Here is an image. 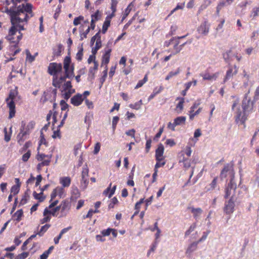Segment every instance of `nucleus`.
Wrapping results in <instances>:
<instances>
[{
  "instance_id": "1",
  "label": "nucleus",
  "mask_w": 259,
  "mask_h": 259,
  "mask_svg": "<svg viewBox=\"0 0 259 259\" xmlns=\"http://www.w3.org/2000/svg\"><path fill=\"white\" fill-rule=\"evenodd\" d=\"M32 5L28 4L26 6L22 5L17 9L9 10V15L11 17L12 26L11 27L7 39L14 45L11 47V54L15 55L20 52L17 45L22 39L21 30H24V26L21 24L23 22H27L28 20L33 17Z\"/></svg>"
},
{
  "instance_id": "2",
  "label": "nucleus",
  "mask_w": 259,
  "mask_h": 259,
  "mask_svg": "<svg viewBox=\"0 0 259 259\" xmlns=\"http://www.w3.org/2000/svg\"><path fill=\"white\" fill-rule=\"evenodd\" d=\"M73 69V66H49L48 72L53 76V86L58 88L62 87L61 91L74 90L70 81H65L67 78L74 76Z\"/></svg>"
},
{
  "instance_id": "3",
  "label": "nucleus",
  "mask_w": 259,
  "mask_h": 259,
  "mask_svg": "<svg viewBox=\"0 0 259 259\" xmlns=\"http://www.w3.org/2000/svg\"><path fill=\"white\" fill-rule=\"evenodd\" d=\"M250 93V90L245 94L244 97L242 101V107L243 109V112H242L240 109L237 107L235 110V108L238 106L239 100L236 99L232 105V110L235 111V121L238 123L240 122L241 123H243L246 119V114L251 111L253 109V103L251 101L250 97H248V94Z\"/></svg>"
},
{
  "instance_id": "4",
  "label": "nucleus",
  "mask_w": 259,
  "mask_h": 259,
  "mask_svg": "<svg viewBox=\"0 0 259 259\" xmlns=\"http://www.w3.org/2000/svg\"><path fill=\"white\" fill-rule=\"evenodd\" d=\"M20 99L17 87L10 90L8 97L6 99L7 106L9 109V118L11 119L15 116L16 113L15 102Z\"/></svg>"
},
{
  "instance_id": "5",
  "label": "nucleus",
  "mask_w": 259,
  "mask_h": 259,
  "mask_svg": "<svg viewBox=\"0 0 259 259\" xmlns=\"http://www.w3.org/2000/svg\"><path fill=\"white\" fill-rule=\"evenodd\" d=\"M223 58L226 62L229 63L234 60H236L239 62L242 57L239 51L234 47H232L223 54Z\"/></svg>"
},
{
  "instance_id": "6",
  "label": "nucleus",
  "mask_w": 259,
  "mask_h": 259,
  "mask_svg": "<svg viewBox=\"0 0 259 259\" xmlns=\"http://www.w3.org/2000/svg\"><path fill=\"white\" fill-rule=\"evenodd\" d=\"M52 157V154L46 155L38 153L36 156V159L38 161H41V162L39 163L37 165V170L40 171L42 166L49 165Z\"/></svg>"
},
{
  "instance_id": "7",
  "label": "nucleus",
  "mask_w": 259,
  "mask_h": 259,
  "mask_svg": "<svg viewBox=\"0 0 259 259\" xmlns=\"http://www.w3.org/2000/svg\"><path fill=\"white\" fill-rule=\"evenodd\" d=\"M58 203V200H55L49 206V207H46L44 211V215L46 216L47 214H51L53 216H57L56 212L61 209V206H58L55 208H53L52 210H49V208H52L54 207Z\"/></svg>"
},
{
  "instance_id": "8",
  "label": "nucleus",
  "mask_w": 259,
  "mask_h": 259,
  "mask_svg": "<svg viewBox=\"0 0 259 259\" xmlns=\"http://www.w3.org/2000/svg\"><path fill=\"white\" fill-rule=\"evenodd\" d=\"M210 24L208 21L205 20L197 28V31L203 35H207L209 31Z\"/></svg>"
},
{
  "instance_id": "9",
  "label": "nucleus",
  "mask_w": 259,
  "mask_h": 259,
  "mask_svg": "<svg viewBox=\"0 0 259 259\" xmlns=\"http://www.w3.org/2000/svg\"><path fill=\"white\" fill-rule=\"evenodd\" d=\"M235 202L232 197L225 202L224 208V212L227 214H230L234 212Z\"/></svg>"
},
{
  "instance_id": "10",
  "label": "nucleus",
  "mask_w": 259,
  "mask_h": 259,
  "mask_svg": "<svg viewBox=\"0 0 259 259\" xmlns=\"http://www.w3.org/2000/svg\"><path fill=\"white\" fill-rule=\"evenodd\" d=\"M172 41L173 42L172 45H173V51L175 53H178L182 50L183 47L187 43V42H185L182 44L181 45H179L180 41L178 38H176L175 37L172 38Z\"/></svg>"
},
{
  "instance_id": "11",
  "label": "nucleus",
  "mask_w": 259,
  "mask_h": 259,
  "mask_svg": "<svg viewBox=\"0 0 259 259\" xmlns=\"http://www.w3.org/2000/svg\"><path fill=\"white\" fill-rule=\"evenodd\" d=\"M228 172H229L230 174H231L232 176H233L234 172L233 170V167L231 165L229 164H227L224 166L223 169H222L221 172L220 178L222 179L226 178Z\"/></svg>"
},
{
  "instance_id": "12",
  "label": "nucleus",
  "mask_w": 259,
  "mask_h": 259,
  "mask_svg": "<svg viewBox=\"0 0 259 259\" xmlns=\"http://www.w3.org/2000/svg\"><path fill=\"white\" fill-rule=\"evenodd\" d=\"M200 102L199 101L194 103L193 106L191 107L190 110L189 111V117L191 120H192L195 116L198 115L201 111L202 108H199L198 109L194 112V108H196L200 105Z\"/></svg>"
},
{
  "instance_id": "13",
  "label": "nucleus",
  "mask_w": 259,
  "mask_h": 259,
  "mask_svg": "<svg viewBox=\"0 0 259 259\" xmlns=\"http://www.w3.org/2000/svg\"><path fill=\"white\" fill-rule=\"evenodd\" d=\"M27 133L23 129H20V133L17 136V141L20 145H22L25 140L28 138V135Z\"/></svg>"
},
{
  "instance_id": "14",
  "label": "nucleus",
  "mask_w": 259,
  "mask_h": 259,
  "mask_svg": "<svg viewBox=\"0 0 259 259\" xmlns=\"http://www.w3.org/2000/svg\"><path fill=\"white\" fill-rule=\"evenodd\" d=\"M164 146L160 144L155 151V158L156 161L163 160L164 159Z\"/></svg>"
},
{
  "instance_id": "15",
  "label": "nucleus",
  "mask_w": 259,
  "mask_h": 259,
  "mask_svg": "<svg viewBox=\"0 0 259 259\" xmlns=\"http://www.w3.org/2000/svg\"><path fill=\"white\" fill-rule=\"evenodd\" d=\"M84 100V97L82 94H78L74 96L71 99V103L73 105L78 106L80 105Z\"/></svg>"
},
{
  "instance_id": "16",
  "label": "nucleus",
  "mask_w": 259,
  "mask_h": 259,
  "mask_svg": "<svg viewBox=\"0 0 259 259\" xmlns=\"http://www.w3.org/2000/svg\"><path fill=\"white\" fill-rule=\"evenodd\" d=\"M191 213L193 214V216L194 218L196 220H198L200 219V216L203 212L202 209L201 208H194L193 207H191L189 208Z\"/></svg>"
},
{
  "instance_id": "17",
  "label": "nucleus",
  "mask_w": 259,
  "mask_h": 259,
  "mask_svg": "<svg viewBox=\"0 0 259 259\" xmlns=\"http://www.w3.org/2000/svg\"><path fill=\"white\" fill-rule=\"evenodd\" d=\"M71 195V199L72 201H75L77 199L80 197V193L77 187L74 186H72Z\"/></svg>"
},
{
  "instance_id": "18",
  "label": "nucleus",
  "mask_w": 259,
  "mask_h": 259,
  "mask_svg": "<svg viewBox=\"0 0 259 259\" xmlns=\"http://www.w3.org/2000/svg\"><path fill=\"white\" fill-rule=\"evenodd\" d=\"M26 71L25 67L23 66H13L12 73L19 74L21 76H24L26 74Z\"/></svg>"
},
{
  "instance_id": "19",
  "label": "nucleus",
  "mask_w": 259,
  "mask_h": 259,
  "mask_svg": "<svg viewBox=\"0 0 259 259\" xmlns=\"http://www.w3.org/2000/svg\"><path fill=\"white\" fill-rule=\"evenodd\" d=\"M59 183L63 188L68 187L71 184V178L69 177H62L59 179Z\"/></svg>"
},
{
  "instance_id": "20",
  "label": "nucleus",
  "mask_w": 259,
  "mask_h": 259,
  "mask_svg": "<svg viewBox=\"0 0 259 259\" xmlns=\"http://www.w3.org/2000/svg\"><path fill=\"white\" fill-rule=\"evenodd\" d=\"M34 126L35 122L34 121H31L28 122L26 125H25V124L22 125L20 129H23L24 131V132L27 133V134L29 135L31 131L34 128Z\"/></svg>"
},
{
  "instance_id": "21",
  "label": "nucleus",
  "mask_w": 259,
  "mask_h": 259,
  "mask_svg": "<svg viewBox=\"0 0 259 259\" xmlns=\"http://www.w3.org/2000/svg\"><path fill=\"white\" fill-rule=\"evenodd\" d=\"M111 49L107 48L105 49L104 54L102 56V63L107 64L109 62Z\"/></svg>"
},
{
  "instance_id": "22",
  "label": "nucleus",
  "mask_w": 259,
  "mask_h": 259,
  "mask_svg": "<svg viewBox=\"0 0 259 259\" xmlns=\"http://www.w3.org/2000/svg\"><path fill=\"white\" fill-rule=\"evenodd\" d=\"M198 242L197 241L193 242L191 243L188 247L186 251V254L187 255L191 254L193 252L195 251L197 248Z\"/></svg>"
},
{
  "instance_id": "23",
  "label": "nucleus",
  "mask_w": 259,
  "mask_h": 259,
  "mask_svg": "<svg viewBox=\"0 0 259 259\" xmlns=\"http://www.w3.org/2000/svg\"><path fill=\"white\" fill-rule=\"evenodd\" d=\"M217 180L218 178L217 177L214 178L210 184L205 187V191L208 192L214 190L217 187Z\"/></svg>"
},
{
  "instance_id": "24",
  "label": "nucleus",
  "mask_w": 259,
  "mask_h": 259,
  "mask_svg": "<svg viewBox=\"0 0 259 259\" xmlns=\"http://www.w3.org/2000/svg\"><path fill=\"white\" fill-rule=\"evenodd\" d=\"M236 188V186L234 187V184H233V178L231 179L230 183L228 184V187L226 188L225 190V197L226 198H228L231 193V190L233 189Z\"/></svg>"
},
{
  "instance_id": "25",
  "label": "nucleus",
  "mask_w": 259,
  "mask_h": 259,
  "mask_svg": "<svg viewBox=\"0 0 259 259\" xmlns=\"http://www.w3.org/2000/svg\"><path fill=\"white\" fill-rule=\"evenodd\" d=\"M237 71L238 69L237 68V66H232L227 72L225 80L232 77L234 74H236Z\"/></svg>"
},
{
  "instance_id": "26",
  "label": "nucleus",
  "mask_w": 259,
  "mask_h": 259,
  "mask_svg": "<svg viewBox=\"0 0 259 259\" xmlns=\"http://www.w3.org/2000/svg\"><path fill=\"white\" fill-rule=\"evenodd\" d=\"M134 6H135L134 2H131L128 5V6L127 7L126 9L125 10L123 14V16L122 17V20H121L122 21H123L127 17V16L128 15V14L132 11V8L134 7Z\"/></svg>"
},
{
  "instance_id": "27",
  "label": "nucleus",
  "mask_w": 259,
  "mask_h": 259,
  "mask_svg": "<svg viewBox=\"0 0 259 259\" xmlns=\"http://www.w3.org/2000/svg\"><path fill=\"white\" fill-rule=\"evenodd\" d=\"M63 46L61 44L58 45L53 49V54L55 56H59L63 51Z\"/></svg>"
},
{
  "instance_id": "28",
  "label": "nucleus",
  "mask_w": 259,
  "mask_h": 259,
  "mask_svg": "<svg viewBox=\"0 0 259 259\" xmlns=\"http://www.w3.org/2000/svg\"><path fill=\"white\" fill-rule=\"evenodd\" d=\"M101 46H102L101 39V38H99L96 42L95 47H93L92 49L93 54L95 55L96 54V53L97 52L98 50L101 48Z\"/></svg>"
},
{
  "instance_id": "29",
  "label": "nucleus",
  "mask_w": 259,
  "mask_h": 259,
  "mask_svg": "<svg viewBox=\"0 0 259 259\" xmlns=\"http://www.w3.org/2000/svg\"><path fill=\"white\" fill-rule=\"evenodd\" d=\"M37 53H35L34 55L32 56L30 54V52L28 50L26 51V61L29 63H32L35 59V57L37 55Z\"/></svg>"
},
{
  "instance_id": "30",
  "label": "nucleus",
  "mask_w": 259,
  "mask_h": 259,
  "mask_svg": "<svg viewBox=\"0 0 259 259\" xmlns=\"http://www.w3.org/2000/svg\"><path fill=\"white\" fill-rule=\"evenodd\" d=\"M179 162H183V166L186 169L189 168L191 166L190 160L188 158L183 157L182 159L180 160Z\"/></svg>"
},
{
  "instance_id": "31",
  "label": "nucleus",
  "mask_w": 259,
  "mask_h": 259,
  "mask_svg": "<svg viewBox=\"0 0 259 259\" xmlns=\"http://www.w3.org/2000/svg\"><path fill=\"white\" fill-rule=\"evenodd\" d=\"M102 13L99 10H97L94 14L91 15L92 21H97L100 19Z\"/></svg>"
},
{
  "instance_id": "32",
  "label": "nucleus",
  "mask_w": 259,
  "mask_h": 259,
  "mask_svg": "<svg viewBox=\"0 0 259 259\" xmlns=\"http://www.w3.org/2000/svg\"><path fill=\"white\" fill-rule=\"evenodd\" d=\"M186 117L185 116H179L175 119L174 122L176 125H179L184 124L186 121Z\"/></svg>"
},
{
  "instance_id": "33",
  "label": "nucleus",
  "mask_w": 259,
  "mask_h": 259,
  "mask_svg": "<svg viewBox=\"0 0 259 259\" xmlns=\"http://www.w3.org/2000/svg\"><path fill=\"white\" fill-rule=\"evenodd\" d=\"M218 73H215L212 75H210L208 73H205L202 75V77L205 80H215L218 77Z\"/></svg>"
},
{
  "instance_id": "34",
  "label": "nucleus",
  "mask_w": 259,
  "mask_h": 259,
  "mask_svg": "<svg viewBox=\"0 0 259 259\" xmlns=\"http://www.w3.org/2000/svg\"><path fill=\"white\" fill-rule=\"evenodd\" d=\"M13 4V6L11 8H10L9 9H7V13L9 14V10H11V9H15L16 11H17V9L22 6V5H25L26 6L27 4H28V3H26V4H22L21 5H20L19 6H17V5L18 3H20L21 2V0H11Z\"/></svg>"
},
{
  "instance_id": "35",
  "label": "nucleus",
  "mask_w": 259,
  "mask_h": 259,
  "mask_svg": "<svg viewBox=\"0 0 259 259\" xmlns=\"http://www.w3.org/2000/svg\"><path fill=\"white\" fill-rule=\"evenodd\" d=\"M33 196L35 199L39 200V202H42L45 199V197L43 196V193L40 192L39 193H37L36 192H33Z\"/></svg>"
},
{
  "instance_id": "36",
  "label": "nucleus",
  "mask_w": 259,
  "mask_h": 259,
  "mask_svg": "<svg viewBox=\"0 0 259 259\" xmlns=\"http://www.w3.org/2000/svg\"><path fill=\"white\" fill-rule=\"evenodd\" d=\"M62 93V96L64 98L67 100L68 99L71 95L74 93L75 90H66V91H61Z\"/></svg>"
},
{
  "instance_id": "37",
  "label": "nucleus",
  "mask_w": 259,
  "mask_h": 259,
  "mask_svg": "<svg viewBox=\"0 0 259 259\" xmlns=\"http://www.w3.org/2000/svg\"><path fill=\"white\" fill-rule=\"evenodd\" d=\"M50 227L51 225L50 224H46L45 225L42 226L40 228V230L37 233V234L39 236H42Z\"/></svg>"
},
{
  "instance_id": "38",
  "label": "nucleus",
  "mask_w": 259,
  "mask_h": 259,
  "mask_svg": "<svg viewBox=\"0 0 259 259\" xmlns=\"http://www.w3.org/2000/svg\"><path fill=\"white\" fill-rule=\"evenodd\" d=\"M197 225L196 223L192 224L189 229L185 233V237H187L196 228Z\"/></svg>"
},
{
  "instance_id": "39",
  "label": "nucleus",
  "mask_w": 259,
  "mask_h": 259,
  "mask_svg": "<svg viewBox=\"0 0 259 259\" xmlns=\"http://www.w3.org/2000/svg\"><path fill=\"white\" fill-rule=\"evenodd\" d=\"M148 80V74H146L143 79L142 80H140L139 81V82H138L137 84L136 85V86L135 87V89H138L141 87L143 86V85Z\"/></svg>"
},
{
  "instance_id": "40",
  "label": "nucleus",
  "mask_w": 259,
  "mask_h": 259,
  "mask_svg": "<svg viewBox=\"0 0 259 259\" xmlns=\"http://www.w3.org/2000/svg\"><path fill=\"white\" fill-rule=\"evenodd\" d=\"M89 170L87 165L82 167L81 172V178H88Z\"/></svg>"
},
{
  "instance_id": "41",
  "label": "nucleus",
  "mask_w": 259,
  "mask_h": 259,
  "mask_svg": "<svg viewBox=\"0 0 259 259\" xmlns=\"http://www.w3.org/2000/svg\"><path fill=\"white\" fill-rule=\"evenodd\" d=\"M110 22L108 20H106L105 19V20L103 23V27H102V33H105L108 28V27L110 26Z\"/></svg>"
},
{
  "instance_id": "42",
  "label": "nucleus",
  "mask_w": 259,
  "mask_h": 259,
  "mask_svg": "<svg viewBox=\"0 0 259 259\" xmlns=\"http://www.w3.org/2000/svg\"><path fill=\"white\" fill-rule=\"evenodd\" d=\"M98 69V66H94L93 67H91L89 71V76L91 79H94V74L96 72Z\"/></svg>"
},
{
  "instance_id": "43",
  "label": "nucleus",
  "mask_w": 259,
  "mask_h": 259,
  "mask_svg": "<svg viewBox=\"0 0 259 259\" xmlns=\"http://www.w3.org/2000/svg\"><path fill=\"white\" fill-rule=\"evenodd\" d=\"M20 184L14 185L11 189V193L14 195L17 194L19 192Z\"/></svg>"
},
{
  "instance_id": "44",
  "label": "nucleus",
  "mask_w": 259,
  "mask_h": 259,
  "mask_svg": "<svg viewBox=\"0 0 259 259\" xmlns=\"http://www.w3.org/2000/svg\"><path fill=\"white\" fill-rule=\"evenodd\" d=\"M54 189L55 190V191H56L58 195L60 197V198H61L64 193V188L62 186H58Z\"/></svg>"
},
{
  "instance_id": "45",
  "label": "nucleus",
  "mask_w": 259,
  "mask_h": 259,
  "mask_svg": "<svg viewBox=\"0 0 259 259\" xmlns=\"http://www.w3.org/2000/svg\"><path fill=\"white\" fill-rule=\"evenodd\" d=\"M89 184L88 178H81L80 183V187L83 189H85L87 188Z\"/></svg>"
},
{
  "instance_id": "46",
  "label": "nucleus",
  "mask_w": 259,
  "mask_h": 259,
  "mask_svg": "<svg viewBox=\"0 0 259 259\" xmlns=\"http://www.w3.org/2000/svg\"><path fill=\"white\" fill-rule=\"evenodd\" d=\"M111 186V184H110V186L104 191V193H107L108 191H110L108 197L110 198L114 193L116 186H114L112 189H110V187Z\"/></svg>"
},
{
  "instance_id": "47",
  "label": "nucleus",
  "mask_w": 259,
  "mask_h": 259,
  "mask_svg": "<svg viewBox=\"0 0 259 259\" xmlns=\"http://www.w3.org/2000/svg\"><path fill=\"white\" fill-rule=\"evenodd\" d=\"M184 3L178 4L176 7L171 11L170 13L168 15V16L171 15L175 12H176L177 10L180 9H183L184 7Z\"/></svg>"
},
{
  "instance_id": "48",
  "label": "nucleus",
  "mask_w": 259,
  "mask_h": 259,
  "mask_svg": "<svg viewBox=\"0 0 259 259\" xmlns=\"http://www.w3.org/2000/svg\"><path fill=\"white\" fill-rule=\"evenodd\" d=\"M12 127L10 128V133L8 134L7 128H5L4 132H5V140L6 142H8L11 140V136L12 133Z\"/></svg>"
},
{
  "instance_id": "49",
  "label": "nucleus",
  "mask_w": 259,
  "mask_h": 259,
  "mask_svg": "<svg viewBox=\"0 0 259 259\" xmlns=\"http://www.w3.org/2000/svg\"><path fill=\"white\" fill-rule=\"evenodd\" d=\"M23 212L22 209L18 210L15 213L14 215V217L16 218V220L17 221H20L22 216L23 215Z\"/></svg>"
},
{
  "instance_id": "50",
  "label": "nucleus",
  "mask_w": 259,
  "mask_h": 259,
  "mask_svg": "<svg viewBox=\"0 0 259 259\" xmlns=\"http://www.w3.org/2000/svg\"><path fill=\"white\" fill-rule=\"evenodd\" d=\"M180 101L177 104L176 108L177 110H179V111L181 112L183 109V104L184 103V99L181 98Z\"/></svg>"
},
{
  "instance_id": "51",
  "label": "nucleus",
  "mask_w": 259,
  "mask_h": 259,
  "mask_svg": "<svg viewBox=\"0 0 259 259\" xmlns=\"http://www.w3.org/2000/svg\"><path fill=\"white\" fill-rule=\"evenodd\" d=\"M31 155V152L30 150H28L26 153L23 155L22 157V160L24 162H26L28 161L29 158H30Z\"/></svg>"
},
{
  "instance_id": "52",
  "label": "nucleus",
  "mask_w": 259,
  "mask_h": 259,
  "mask_svg": "<svg viewBox=\"0 0 259 259\" xmlns=\"http://www.w3.org/2000/svg\"><path fill=\"white\" fill-rule=\"evenodd\" d=\"M156 163L155 165L154 169L158 170V168L164 166L165 164V161L163 160L156 161Z\"/></svg>"
},
{
  "instance_id": "53",
  "label": "nucleus",
  "mask_w": 259,
  "mask_h": 259,
  "mask_svg": "<svg viewBox=\"0 0 259 259\" xmlns=\"http://www.w3.org/2000/svg\"><path fill=\"white\" fill-rule=\"evenodd\" d=\"M117 4V0H111V9L113 12H115L116 11V7Z\"/></svg>"
},
{
  "instance_id": "54",
  "label": "nucleus",
  "mask_w": 259,
  "mask_h": 259,
  "mask_svg": "<svg viewBox=\"0 0 259 259\" xmlns=\"http://www.w3.org/2000/svg\"><path fill=\"white\" fill-rule=\"evenodd\" d=\"M179 72V69L175 71H171L169 73V74L167 75V76L165 77L166 80H169L170 78L173 77L174 76H175L177 75Z\"/></svg>"
},
{
  "instance_id": "55",
  "label": "nucleus",
  "mask_w": 259,
  "mask_h": 259,
  "mask_svg": "<svg viewBox=\"0 0 259 259\" xmlns=\"http://www.w3.org/2000/svg\"><path fill=\"white\" fill-rule=\"evenodd\" d=\"M209 233V231L203 232L202 237L197 241L198 243L204 241L207 238Z\"/></svg>"
},
{
  "instance_id": "56",
  "label": "nucleus",
  "mask_w": 259,
  "mask_h": 259,
  "mask_svg": "<svg viewBox=\"0 0 259 259\" xmlns=\"http://www.w3.org/2000/svg\"><path fill=\"white\" fill-rule=\"evenodd\" d=\"M83 20V17L80 16L76 17L73 21V24L75 26L78 25L80 23V22Z\"/></svg>"
},
{
  "instance_id": "57",
  "label": "nucleus",
  "mask_w": 259,
  "mask_h": 259,
  "mask_svg": "<svg viewBox=\"0 0 259 259\" xmlns=\"http://www.w3.org/2000/svg\"><path fill=\"white\" fill-rule=\"evenodd\" d=\"M225 2L224 1L220 2L217 7V13L219 14L221 10L225 6Z\"/></svg>"
},
{
  "instance_id": "58",
  "label": "nucleus",
  "mask_w": 259,
  "mask_h": 259,
  "mask_svg": "<svg viewBox=\"0 0 259 259\" xmlns=\"http://www.w3.org/2000/svg\"><path fill=\"white\" fill-rule=\"evenodd\" d=\"M28 252H24L18 254L16 257V259H25L28 256Z\"/></svg>"
},
{
  "instance_id": "59",
  "label": "nucleus",
  "mask_w": 259,
  "mask_h": 259,
  "mask_svg": "<svg viewBox=\"0 0 259 259\" xmlns=\"http://www.w3.org/2000/svg\"><path fill=\"white\" fill-rule=\"evenodd\" d=\"M119 117L118 116H114L112 119V128L114 130L116 128V124L119 121Z\"/></svg>"
},
{
  "instance_id": "60",
  "label": "nucleus",
  "mask_w": 259,
  "mask_h": 259,
  "mask_svg": "<svg viewBox=\"0 0 259 259\" xmlns=\"http://www.w3.org/2000/svg\"><path fill=\"white\" fill-rule=\"evenodd\" d=\"M83 55V49H80L76 55V59L78 60H81L82 59Z\"/></svg>"
},
{
  "instance_id": "61",
  "label": "nucleus",
  "mask_w": 259,
  "mask_h": 259,
  "mask_svg": "<svg viewBox=\"0 0 259 259\" xmlns=\"http://www.w3.org/2000/svg\"><path fill=\"white\" fill-rule=\"evenodd\" d=\"M100 147H101V145H100V143L98 142L96 144L95 147H94V154H97L99 153V152L100 150Z\"/></svg>"
},
{
  "instance_id": "62",
  "label": "nucleus",
  "mask_w": 259,
  "mask_h": 259,
  "mask_svg": "<svg viewBox=\"0 0 259 259\" xmlns=\"http://www.w3.org/2000/svg\"><path fill=\"white\" fill-rule=\"evenodd\" d=\"M99 38H101V36L100 35V33L99 32H98L95 35H94L93 37H92V38H91V43L92 44V45H93L94 42L96 41H97V40Z\"/></svg>"
},
{
  "instance_id": "63",
  "label": "nucleus",
  "mask_w": 259,
  "mask_h": 259,
  "mask_svg": "<svg viewBox=\"0 0 259 259\" xmlns=\"http://www.w3.org/2000/svg\"><path fill=\"white\" fill-rule=\"evenodd\" d=\"M60 105L61 106L62 110H65L68 107V105L64 100L61 101Z\"/></svg>"
},
{
  "instance_id": "64",
  "label": "nucleus",
  "mask_w": 259,
  "mask_h": 259,
  "mask_svg": "<svg viewBox=\"0 0 259 259\" xmlns=\"http://www.w3.org/2000/svg\"><path fill=\"white\" fill-rule=\"evenodd\" d=\"M259 13V7H255L254 8L251 12V15L253 17L257 16Z\"/></svg>"
}]
</instances>
